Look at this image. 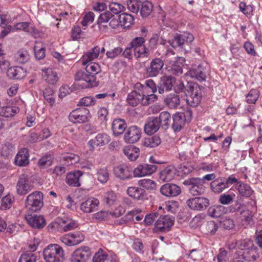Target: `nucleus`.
<instances>
[{
	"mask_svg": "<svg viewBox=\"0 0 262 262\" xmlns=\"http://www.w3.org/2000/svg\"><path fill=\"white\" fill-rule=\"evenodd\" d=\"M177 158L181 161H184L187 163L191 162L194 159V155L192 151L190 150L188 152L184 151H179Z\"/></svg>",
	"mask_w": 262,
	"mask_h": 262,
	"instance_id": "obj_50",
	"label": "nucleus"
},
{
	"mask_svg": "<svg viewBox=\"0 0 262 262\" xmlns=\"http://www.w3.org/2000/svg\"><path fill=\"white\" fill-rule=\"evenodd\" d=\"M123 151L131 161H136L140 155V149L133 145L125 146L123 149Z\"/></svg>",
	"mask_w": 262,
	"mask_h": 262,
	"instance_id": "obj_31",
	"label": "nucleus"
},
{
	"mask_svg": "<svg viewBox=\"0 0 262 262\" xmlns=\"http://www.w3.org/2000/svg\"><path fill=\"white\" fill-rule=\"evenodd\" d=\"M49 227L52 229V232H61L73 230L77 227V225L75 222L72 220H64L58 217L49 224Z\"/></svg>",
	"mask_w": 262,
	"mask_h": 262,
	"instance_id": "obj_7",
	"label": "nucleus"
},
{
	"mask_svg": "<svg viewBox=\"0 0 262 262\" xmlns=\"http://www.w3.org/2000/svg\"><path fill=\"white\" fill-rule=\"evenodd\" d=\"M170 118V114L168 112L164 111L161 112L158 118L160 125H162L163 127H167L169 125Z\"/></svg>",
	"mask_w": 262,
	"mask_h": 262,
	"instance_id": "obj_56",
	"label": "nucleus"
},
{
	"mask_svg": "<svg viewBox=\"0 0 262 262\" xmlns=\"http://www.w3.org/2000/svg\"><path fill=\"white\" fill-rule=\"evenodd\" d=\"M100 51V48L95 46L90 51L85 53L81 58V61L83 65H86L89 62L97 58Z\"/></svg>",
	"mask_w": 262,
	"mask_h": 262,
	"instance_id": "obj_28",
	"label": "nucleus"
},
{
	"mask_svg": "<svg viewBox=\"0 0 262 262\" xmlns=\"http://www.w3.org/2000/svg\"><path fill=\"white\" fill-rule=\"evenodd\" d=\"M237 189L239 193L245 197L250 196L253 192V190L249 185L241 182L238 183Z\"/></svg>",
	"mask_w": 262,
	"mask_h": 262,
	"instance_id": "obj_43",
	"label": "nucleus"
},
{
	"mask_svg": "<svg viewBox=\"0 0 262 262\" xmlns=\"http://www.w3.org/2000/svg\"><path fill=\"white\" fill-rule=\"evenodd\" d=\"M33 189V185L26 173L21 174L18 178L16 185V192L20 195H25Z\"/></svg>",
	"mask_w": 262,
	"mask_h": 262,
	"instance_id": "obj_9",
	"label": "nucleus"
},
{
	"mask_svg": "<svg viewBox=\"0 0 262 262\" xmlns=\"http://www.w3.org/2000/svg\"><path fill=\"white\" fill-rule=\"evenodd\" d=\"M141 100L142 95L136 89L129 93L127 98V102L133 106H137L140 103H141Z\"/></svg>",
	"mask_w": 262,
	"mask_h": 262,
	"instance_id": "obj_37",
	"label": "nucleus"
},
{
	"mask_svg": "<svg viewBox=\"0 0 262 262\" xmlns=\"http://www.w3.org/2000/svg\"><path fill=\"white\" fill-rule=\"evenodd\" d=\"M119 20L121 26L124 28H128L133 24L134 18L130 14L122 13L119 15Z\"/></svg>",
	"mask_w": 262,
	"mask_h": 262,
	"instance_id": "obj_38",
	"label": "nucleus"
},
{
	"mask_svg": "<svg viewBox=\"0 0 262 262\" xmlns=\"http://www.w3.org/2000/svg\"><path fill=\"white\" fill-rule=\"evenodd\" d=\"M35 57L41 59L45 56V48L42 47L41 42H36L34 47Z\"/></svg>",
	"mask_w": 262,
	"mask_h": 262,
	"instance_id": "obj_55",
	"label": "nucleus"
},
{
	"mask_svg": "<svg viewBox=\"0 0 262 262\" xmlns=\"http://www.w3.org/2000/svg\"><path fill=\"white\" fill-rule=\"evenodd\" d=\"M114 172L116 177L121 180H127L132 178V169L126 165H122L116 167Z\"/></svg>",
	"mask_w": 262,
	"mask_h": 262,
	"instance_id": "obj_25",
	"label": "nucleus"
},
{
	"mask_svg": "<svg viewBox=\"0 0 262 262\" xmlns=\"http://www.w3.org/2000/svg\"><path fill=\"white\" fill-rule=\"evenodd\" d=\"M227 211L226 208L222 205L215 206L210 207L208 214L213 217H220Z\"/></svg>",
	"mask_w": 262,
	"mask_h": 262,
	"instance_id": "obj_40",
	"label": "nucleus"
},
{
	"mask_svg": "<svg viewBox=\"0 0 262 262\" xmlns=\"http://www.w3.org/2000/svg\"><path fill=\"white\" fill-rule=\"evenodd\" d=\"M174 52L173 51L168 50L166 54V63L167 66L168 71L172 74L180 75L183 73V67L185 62V59L182 57H173Z\"/></svg>",
	"mask_w": 262,
	"mask_h": 262,
	"instance_id": "obj_4",
	"label": "nucleus"
},
{
	"mask_svg": "<svg viewBox=\"0 0 262 262\" xmlns=\"http://www.w3.org/2000/svg\"><path fill=\"white\" fill-rule=\"evenodd\" d=\"M145 42L143 37H136L130 41V47L133 48L134 56L136 59L149 56V50L144 45Z\"/></svg>",
	"mask_w": 262,
	"mask_h": 262,
	"instance_id": "obj_6",
	"label": "nucleus"
},
{
	"mask_svg": "<svg viewBox=\"0 0 262 262\" xmlns=\"http://www.w3.org/2000/svg\"><path fill=\"white\" fill-rule=\"evenodd\" d=\"M161 193L166 196H176L181 192L179 186L173 184H166L160 188Z\"/></svg>",
	"mask_w": 262,
	"mask_h": 262,
	"instance_id": "obj_23",
	"label": "nucleus"
},
{
	"mask_svg": "<svg viewBox=\"0 0 262 262\" xmlns=\"http://www.w3.org/2000/svg\"><path fill=\"white\" fill-rule=\"evenodd\" d=\"M126 5L128 10L137 14L139 11L141 1L140 0H128Z\"/></svg>",
	"mask_w": 262,
	"mask_h": 262,
	"instance_id": "obj_51",
	"label": "nucleus"
},
{
	"mask_svg": "<svg viewBox=\"0 0 262 262\" xmlns=\"http://www.w3.org/2000/svg\"><path fill=\"white\" fill-rule=\"evenodd\" d=\"M184 184L188 186V189L192 195H195L196 192V179L191 178L185 180Z\"/></svg>",
	"mask_w": 262,
	"mask_h": 262,
	"instance_id": "obj_59",
	"label": "nucleus"
},
{
	"mask_svg": "<svg viewBox=\"0 0 262 262\" xmlns=\"http://www.w3.org/2000/svg\"><path fill=\"white\" fill-rule=\"evenodd\" d=\"M142 131L137 126L128 127L123 136V140L126 143L133 144L137 142L141 137Z\"/></svg>",
	"mask_w": 262,
	"mask_h": 262,
	"instance_id": "obj_13",
	"label": "nucleus"
},
{
	"mask_svg": "<svg viewBox=\"0 0 262 262\" xmlns=\"http://www.w3.org/2000/svg\"><path fill=\"white\" fill-rule=\"evenodd\" d=\"M7 70V75L10 78L20 79L25 76L24 70L20 67L8 68Z\"/></svg>",
	"mask_w": 262,
	"mask_h": 262,
	"instance_id": "obj_35",
	"label": "nucleus"
},
{
	"mask_svg": "<svg viewBox=\"0 0 262 262\" xmlns=\"http://www.w3.org/2000/svg\"><path fill=\"white\" fill-rule=\"evenodd\" d=\"M113 16V14L109 11H105L100 14L97 20V24L99 29H102V28L103 27L102 24L108 22Z\"/></svg>",
	"mask_w": 262,
	"mask_h": 262,
	"instance_id": "obj_48",
	"label": "nucleus"
},
{
	"mask_svg": "<svg viewBox=\"0 0 262 262\" xmlns=\"http://www.w3.org/2000/svg\"><path fill=\"white\" fill-rule=\"evenodd\" d=\"M91 118L89 110L85 107L79 108L70 113L69 120L74 123H85Z\"/></svg>",
	"mask_w": 262,
	"mask_h": 262,
	"instance_id": "obj_8",
	"label": "nucleus"
},
{
	"mask_svg": "<svg viewBox=\"0 0 262 262\" xmlns=\"http://www.w3.org/2000/svg\"><path fill=\"white\" fill-rule=\"evenodd\" d=\"M259 97V92L256 89H252L246 96V101L248 103H255Z\"/></svg>",
	"mask_w": 262,
	"mask_h": 262,
	"instance_id": "obj_64",
	"label": "nucleus"
},
{
	"mask_svg": "<svg viewBox=\"0 0 262 262\" xmlns=\"http://www.w3.org/2000/svg\"><path fill=\"white\" fill-rule=\"evenodd\" d=\"M108 8L110 12H111L113 15L118 14L125 10V7L118 3L112 2L109 4Z\"/></svg>",
	"mask_w": 262,
	"mask_h": 262,
	"instance_id": "obj_54",
	"label": "nucleus"
},
{
	"mask_svg": "<svg viewBox=\"0 0 262 262\" xmlns=\"http://www.w3.org/2000/svg\"><path fill=\"white\" fill-rule=\"evenodd\" d=\"M99 205V201L98 199L89 198L81 204L80 209L84 213H90L96 210Z\"/></svg>",
	"mask_w": 262,
	"mask_h": 262,
	"instance_id": "obj_18",
	"label": "nucleus"
},
{
	"mask_svg": "<svg viewBox=\"0 0 262 262\" xmlns=\"http://www.w3.org/2000/svg\"><path fill=\"white\" fill-rule=\"evenodd\" d=\"M174 218L169 215L160 216L155 224L154 230L156 232H168L173 225Z\"/></svg>",
	"mask_w": 262,
	"mask_h": 262,
	"instance_id": "obj_10",
	"label": "nucleus"
},
{
	"mask_svg": "<svg viewBox=\"0 0 262 262\" xmlns=\"http://www.w3.org/2000/svg\"><path fill=\"white\" fill-rule=\"evenodd\" d=\"M164 103L170 108H177L180 103V99L178 95L170 94L164 100Z\"/></svg>",
	"mask_w": 262,
	"mask_h": 262,
	"instance_id": "obj_36",
	"label": "nucleus"
},
{
	"mask_svg": "<svg viewBox=\"0 0 262 262\" xmlns=\"http://www.w3.org/2000/svg\"><path fill=\"white\" fill-rule=\"evenodd\" d=\"M160 127L158 118L151 117L148 118L144 125V132L147 135H152L159 130Z\"/></svg>",
	"mask_w": 262,
	"mask_h": 262,
	"instance_id": "obj_21",
	"label": "nucleus"
},
{
	"mask_svg": "<svg viewBox=\"0 0 262 262\" xmlns=\"http://www.w3.org/2000/svg\"><path fill=\"white\" fill-rule=\"evenodd\" d=\"M42 76L44 80L49 84H55L58 81L59 78L57 73L50 68H45L41 70Z\"/></svg>",
	"mask_w": 262,
	"mask_h": 262,
	"instance_id": "obj_26",
	"label": "nucleus"
},
{
	"mask_svg": "<svg viewBox=\"0 0 262 262\" xmlns=\"http://www.w3.org/2000/svg\"><path fill=\"white\" fill-rule=\"evenodd\" d=\"M19 112V108L16 106L5 105L0 107V115L6 118L14 117Z\"/></svg>",
	"mask_w": 262,
	"mask_h": 262,
	"instance_id": "obj_34",
	"label": "nucleus"
},
{
	"mask_svg": "<svg viewBox=\"0 0 262 262\" xmlns=\"http://www.w3.org/2000/svg\"><path fill=\"white\" fill-rule=\"evenodd\" d=\"M157 170V166L147 163L139 164L133 170L134 177L141 178L151 176Z\"/></svg>",
	"mask_w": 262,
	"mask_h": 262,
	"instance_id": "obj_11",
	"label": "nucleus"
},
{
	"mask_svg": "<svg viewBox=\"0 0 262 262\" xmlns=\"http://www.w3.org/2000/svg\"><path fill=\"white\" fill-rule=\"evenodd\" d=\"M161 142L160 137L158 135H155L145 138L144 140L143 145L147 147L154 148L159 145Z\"/></svg>",
	"mask_w": 262,
	"mask_h": 262,
	"instance_id": "obj_42",
	"label": "nucleus"
},
{
	"mask_svg": "<svg viewBox=\"0 0 262 262\" xmlns=\"http://www.w3.org/2000/svg\"><path fill=\"white\" fill-rule=\"evenodd\" d=\"M192 111L187 107L185 112H179L173 116L172 128L174 132H179L184 126L186 122H189L192 118Z\"/></svg>",
	"mask_w": 262,
	"mask_h": 262,
	"instance_id": "obj_5",
	"label": "nucleus"
},
{
	"mask_svg": "<svg viewBox=\"0 0 262 262\" xmlns=\"http://www.w3.org/2000/svg\"><path fill=\"white\" fill-rule=\"evenodd\" d=\"M14 58L18 63L24 64L29 60V54L27 51L21 49L15 53Z\"/></svg>",
	"mask_w": 262,
	"mask_h": 262,
	"instance_id": "obj_46",
	"label": "nucleus"
},
{
	"mask_svg": "<svg viewBox=\"0 0 262 262\" xmlns=\"http://www.w3.org/2000/svg\"><path fill=\"white\" fill-rule=\"evenodd\" d=\"M1 23L0 26L1 27L4 28V29L0 33V38H4L10 32H14L15 31L13 26L11 25H7L6 24L5 20L3 18L2 16H1Z\"/></svg>",
	"mask_w": 262,
	"mask_h": 262,
	"instance_id": "obj_52",
	"label": "nucleus"
},
{
	"mask_svg": "<svg viewBox=\"0 0 262 262\" xmlns=\"http://www.w3.org/2000/svg\"><path fill=\"white\" fill-rule=\"evenodd\" d=\"M186 101L187 104L192 107H196V92H194V84L189 83L186 92Z\"/></svg>",
	"mask_w": 262,
	"mask_h": 262,
	"instance_id": "obj_30",
	"label": "nucleus"
},
{
	"mask_svg": "<svg viewBox=\"0 0 262 262\" xmlns=\"http://www.w3.org/2000/svg\"><path fill=\"white\" fill-rule=\"evenodd\" d=\"M35 212L26 211L25 219L30 226L36 229L42 228L46 225V221L41 215L35 214Z\"/></svg>",
	"mask_w": 262,
	"mask_h": 262,
	"instance_id": "obj_12",
	"label": "nucleus"
},
{
	"mask_svg": "<svg viewBox=\"0 0 262 262\" xmlns=\"http://www.w3.org/2000/svg\"><path fill=\"white\" fill-rule=\"evenodd\" d=\"M215 177V174L212 173L207 174L201 179L198 178V194H202L204 192L205 188L204 184L205 181L214 180Z\"/></svg>",
	"mask_w": 262,
	"mask_h": 262,
	"instance_id": "obj_39",
	"label": "nucleus"
},
{
	"mask_svg": "<svg viewBox=\"0 0 262 262\" xmlns=\"http://www.w3.org/2000/svg\"><path fill=\"white\" fill-rule=\"evenodd\" d=\"M164 66L163 61L159 58L152 59L150 66L147 68L146 71L150 77H155L158 75Z\"/></svg>",
	"mask_w": 262,
	"mask_h": 262,
	"instance_id": "obj_20",
	"label": "nucleus"
},
{
	"mask_svg": "<svg viewBox=\"0 0 262 262\" xmlns=\"http://www.w3.org/2000/svg\"><path fill=\"white\" fill-rule=\"evenodd\" d=\"M111 141L110 136L106 133H100L88 142V145L91 150H94L96 147L103 146L108 144Z\"/></svg>",
	"mask_w": 262,
	"mask_h": 262,
	"instance_id": "obj_15",
	"label": "nucleus"
},
{
	"mask_svg": "<svg viewBox=\"0 0 262 262\" xmlns=\"http://www.w3.org/2000/svg\"><path fill=\"white\" fill-rule=\"evenodd\" d=\"M108 255L101 249L95 253L93 257V262H105Z\"/></svg>",
	"mask_w": 262,
	"mask_h": 262,
	"instance_id": "obj_63",
	"label": "nucleus"
},
{
	"mask_svg": "<svg viewBox=\"0 0 262 262\" xmlns=\"http://www.w3.org/2000/svg\"><path fill=\"white\" fill-rule=\"evenodd\" d=\"M83 174L82 171L77 170L67 173L66 178V182L71 187H79L81 184L80 178Z\"/></svg>",
	"mask_w": 262,
	"mask_h": 262,
	"instance_id": "obj_19",
	"label": "nucleus"
},
{
	"mask_svg": "<svg viewBox=\"0 0 262 262\" xmlns=\"http://www.w3.org/2000/svg\"><path fill=\"white\" fill-rule=\"evenodd\" d=\"M43 96L51 106L54 104L55 102V92L52 89L50 88L46 89L43 92Z\"/></svg>",
	"mask_w": 262,
	"mask_h": 262,
	"instance_id": "obj_53",
	"label": "nucleus"
},
{
	"mask_svg": "<svg viewBox=\"0 0 262 262\" xmlns=\"http://www.w3.org/2000/svg\"><path fill=\"white\" fill-rule=\"evenodd\" d=\"M15 152L14 146L10 143H7L3 145L1 154L4 157H9L13 155Z\"/></svg>",
	"mask_w": 262,
	"mask_h": 262,
	"instance_id": "obj_58",
	"label": "nucleus"
},
{
	"mask_svg": "<svg viewBox=\"0 0 262 262\" xmlns=\"http://www.w3.org/2000/svg\"><path fill=\"white\" fill-rule=\"evenodd\" d=\"M127 127L125 121L120 118L114 119L112 124L113 135L115 137H118L122 135Z\"/></svg>",
	"mask_w": 262,
	"mask_h": 262,
	"instance_id": "obj_22",
	"label": "nucleus"
},
{
	"mask_svg": "<svg viewBox=\"0 0 262 262\" xmlns=\"http://www.w3.org/2000/svg\"><path fill=\"white\" fill-rule=\"evenodd\" d=\"M91 256L90 249L88 247L78 248L75 250L70 258L71 262H87Z\"/></svg>",
	"mask_w": 262,
	"mask_h": 262,
	"instance_id": "obj_14",
	"label": "nucleus"
},
{
	"mask_svg": "<svg viewBox=\"0 0 262 262\" xmlns=\"http://www.w3.org/2000/svg\"><path fill=\"white\" fill-rule=\"evenodd\" d=\"M14 202V196L8 194L3 197L2 199L1 207L3 209L6 210L9 209Z\"/></svg>",
	"mask_w": 262,
	"mask_h": 262,
	"instance_id": "obj_60",
	"label": "nucleus"
},
{
	"mask_svg": "<svg viewBox=\"0 0 262 262\" xmlns=\"http://www.w3.org/2000/svg\"><path fill=\"white\" fill-rule=\"evenodd\" d=\"M52 135V133L49 128H44L42 130L39 135L34 133L31 135V138H33L32 141H41L44 139H47Z\"/></svg>",
	"mask_w": 262,
	"mask_h": 262,
	"instance_id": "obj_47",
	"label": "nucleus"
},
{
	"mask_svg": "<svg viewBox=\"0 0 262 262\" xmlns=\"http://www.w3.org/2000/svg\"><path fill=\"white\" fill-rule=\"evenodd\" d=\"M127 194L136 200L143 201L146 199L147 194L145 190L141 187H129L126 191Z\"/></svg>",
	"mask_w": 262,
	"mask_h": 262,
	"instance_id": "obj_24",
	"label": "nucleus"
},
{
	"mask_svg": "<svg viewBox=\"0 0 262 262\" xmlns=\"http://www.w3.org/2000/svg\"><path fill=\"white\" fill-rule=\"evenodd\" d=\"M237 254L238 256L241 255L244 260L248 261H255L259 256L256 247L248 250L238 251Z\"/></svg>",
	"mask_w": 262,
	"mask_h": 262,
	"instance_id": "obj_27",
	"label": "nucleus"
},
{
	"mask_svg": "<svg viewBox=\"0 0 262 262\" xmlns=\"http://www.w3.org/2000/svg\"><path fill=\"white\" fill-rule=\"evenodd\" d=\"M86 72L78 71L75 75L77 81H84L86 82L85 88H93L98 85L96 75L101 72L100 65L96 62H90L86 64Z\"/></svg>",
	"mask_w": 262,
	"mask_h": 262,
	"instance_id": "obj_1",
	"label": "nucleus"
},
{
	"mask_svg": "<svg viewBox=\"0 0 262 262\" xmlns=\"http://www.w3.org/2000/svg\"><path fill=\"white\" fill-rule=\"evenodd\" d=\"M104 201L105 204L111 206L115 204L117 201V195L114 192L112 191L107 192L104 196Z\"/></svg>",
	"mask_w": 262,
	"mask_h": 262,
	"instance_id": "obj_62",
	"label": "nucleus"
},
{
	"mask_svg": "<svg viewBox=\"0 0 262 262\" xmlns=\"http://www.w3.org/2000/svg\"><path fill=\"white\" fill-rule=\"evenodd\" d=\"M201 228L204 233L213 234L217 230L218 227L214 222L210 221L203 224Z\"/></svg>",
	"mask_w": 262,
	"mask_h": 262,
	"instance_id": "obj_44",
	"label": "nucleus"
},
{
	"mask_svg": "<svg viewBox=\"0 0 262 262\" xmlns=\"http://www.w3.org/2000/svg\"><path fill=\"white\" fill-rule=\"evenodd\" d=\"M210 187L214 193L222 192L226 188H227L226 183L225 182V178L220 177L215 179L210 183Z\"/></svg>",
	"mask_w": 262,
	"mask_h": 262,
	"instance_id": "obj_33",
	"label": "nucleus"
},
{
	"mask_svg": "<svg viewBox=\"0 0 262 262\" xmlns=\"http://www.w3.org/2000/svg\"><path fill=\"white\" fill-rule=\"evenodd\" d=\"M29 150L26 148L20 149L15 158L16 165L25 166L29 164Z\"/></svg>",
	"mask_w": 262,
	"mask_h": 262,
	"instance_id": "obj_29",
	"label": "nucleus"
},
{
	"mask_svg": "<svg viewBox=\"0 0 262 262\" xmlns=\"http://www.w3.org/2000/svg\"><path fill=\"white\" fill-rule=\"evenodd\" d=\"M26 211L38 212L43 206V193L38 191L29 194L25 201Z\"/></svg>",
	"mask_w": 262,
	"mask_h": 262,
	"instance_id": "obj_3",
	"label": "nucleus"
},
{
	"mask_svg": "<svg viewBox=\"0 0 262 262\" xmlns=\"http://www.w3.org/2000/svg\"><path fill=\"white\" fill-rule=\"evenodd\" d=\"M138 184L140 186L149 191H154L157 189L156 183L151 179H144L138 181Z\"/></svg>",
	"mask_w": 262,
	"mask_h": 262,
	"instance_id": "obj_45",
	"label": "nucleus"
},
{
	"mask_svg": "<svg viewBox=\"0 0 262 262\" xmlns=\"http://www.w3.org/2000/svg\"><path fill=\"white\" fill-rule=\"evenodd\" d=\"M194 38L192 34L188 33H184L183 34H177L173 38L168 42L173 48L180 47L182 48L183 45L186 43L191 42Z\"/></svg>",
	"mask_w": 262,
	"mask_h": 262,
	"instance_id": "obj_16",
	"label": "nucleus"
},
{
	"mask_svg": "<svg viewBox=\"0 0 262 262\" xmlns=\"http://www.w3.org/2000/svg\"><path fill=\"white\" fill-rule=\"evenodd\" d=\"M176 82V79L169 75H164L161 77L158 85V91L160 94H163L164 92L172 90L173 84Z\"/></svg>",
	"mask_w": 262,
	"mask_h": 262,
	"instance_id": "obj_17",
	"label": "nucleus"
},
{
	"mask_svg": "<svg viewBox=\"0 0 262 262\" xmlns=\"http://www.w3.org/2000/svg\"><path fill=\"white\" fill-rule=\"evenodd\" d=\"M43 258L46 262H63L64 252L58 244H50L43 251Z\"/></svg>",
	"mask_w": 262,
	"mask_h": 262,
	"instance_id": "obj_2",
	"label": "nucleus"
},
{
	"mask_svg": "<svg viewBox=\"0 0 262 262\" xmlns=\"http://www.w3.org/2000/svg\"><path fill=\"white\" fill-rule=\"evenodd\" d=\"M36 260L37 256L35 254L26 251L21 255L18 262H36Z\"/></svg>",
	"mask_w": 262,
	"mask_h": 262,
	"instance_id": "obj_57",
	"label": "nucleus"
},
{
	"mask_svg": "<svg viewBox=\"0 0 262 262\" xmlns=\"http://www.w3.org/2000/svg\"><path fill=\"white\" fill-rule=\"evenodd\" d=\"M96 176L98 180L101 183H105L109 178V173L106 167L98 169Z\"/></svg>",
	"mask_w": 262,
	"mask_h": 262,
	"instance_id": "obj_49",
	"label": "nucleus"
},
{
	"mask_svg": "<svg viewBox=\"0 0 262 262\" xmlns=\"http://www.w3.org/2000/svg\"><path fill=\"white\" fill-rule=\"evenodd\" d=\"M175 172L176 169L174 167L168 166L160 172V179L163 182H169L174 178Z\"/></svg>",
	"mask_w": 262,
	"mask_h": 262,
	"instance_id": "obj_32",
	"label": "nucleus"
},
{
	"mask_svg": "<svg viewBox=\"0 0 262 262\" xmlns=\"http://www.w3.org/2000/svg\"><path fill=\"white\" fill-rule=\"evenodd\" d=\"M140 12L142 17H146L150 14L153 10V5L149 1L141 2Z\"/></svg>",
	"mask_w": 262,
	"mask_h": 262,
	"instance_id": "obj_41",
	"label": "nucleus"
},
{
	"mask_svg": "<svg viewBox=\"0 0 262 262\" xmlns=\"http://www.w3.org/2000/svg\"><path fill=\"white\" fill-rule=\"evenodd\" d=\"M70 234L73 246L79 244L84 239V235L80 232L70 233Z\"/></svg>",
	"mask_w": 262,
	"mask_h": 262,
	"instance_id": "obj_61",
	"label": "nucleus"
}]
</instances>
